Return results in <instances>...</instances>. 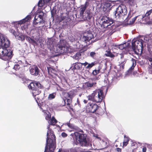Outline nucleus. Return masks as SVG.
<instances>
[{
	"instance_id": "obj_17",
	"label": "nucleus",
	"mask_w": 152,
	"mask_h": 152,
	"mask_svg": "<svg viewBox=\"0 0 152 152\" xmlns=\"http://www.w3.org/2000/svg\"><path fill=\"white\" fill-rule=\"evenodd\" d=\"M147 59L149 62L148 63L149 66L148 67V72L150 74H152V58L148 57Z\"/></svg>"
},
{
	"instance_id": "obj_13",
	"label": "nucleus",
	"mask_w": 152,
	"mask_h": 152,
	"mask_svg": "<svg viewBox=\"0 0 152 152\" xmlns=\"http://www.w3.org/2000/svg\"><path fill=\"white\" fill-rule=\"evenodd\" d=\"M57 49L58 50V52L57 50V53H59L60 54H63L65 53H68L69 52V48L66 46H62L61 45L58 46Z\"/></svg>"
},
{
	"instance_id": "obj_40",
	"label": "nucleus",
	"mask_w": 152,
	"mask_h": 152,
	"mask_svg": "<svg viewBox=\"0 0 152 152\" xmlns=\"http://www.w3.org/2000/svg\"><path fill=\"white\" fill-rule=\"evenodd\" d=\"M137 17V16H136L132 18V20H130L129 23V24L130 25L133 24L135 22V20H136Z\"/></svg>"
},
{
	"instance_id": "obj_20",
	"label": "nucleus",
	"mask_w": 152,
	"mask_h": 152,
	"mask_svg": "<svg viewBox=\"0 0 152 152\" xmlns=\"http://www.w3.org/2000/svg\"><path fill=\"white\" fill-rule=\"evenodd\" d=\"M96 83L95 82H94L92 83H90L89 82H88L85 83V87L86 88H88L90 87H92L93 86H95Z\"/></svg>"
},
{
	"instance_id": "obj_59",
	"label": "nucleus",
	"mask_w": 152,
	"mask_h": 152,
	"mask_svg": "<svg viewBox=\"0 0 152 152\" xmlns=\"http://www.w3.org/2000/svg\"><path fill=\"white\" fill-rule=\"evenodd\" d=\"M48 41H49V43H48V44L50 45H51L52 42V41H51V39H49Z\"/></svg>"
},
{
	"instance_id": "obj_44",
	"label": "nucleus",
	"mask_w": 152,
	"mask_h": 152,
	"mask_svg": "<svg viewBox=\"0 0 152 152\" xmlns=\"http://www.w3.org/2000/svg\"><path fill=\"white\" fill-rule=\"evenodd\" d=\"M55 97V96L53 94H50L48 96V99H54Z\"/></svg>"
},
{
	"instance_id": "obj_34",
	"label": "nucleus",
	"mask_w": 152,
	"mask_h": 152,
	"mask_svg": "<svg viewBox=\"0 0 152 152\" xmlns=\"http://www.w3.org/2000/svg\"><path fill=\"white\" fill-rule=\"evenodd\" d=\"M96 64L95 62H92L91 64H88V65L86 67V69H90L93 66H94Z\"/></svg>"
},
{
	"instance_id": "obj_25",
	"label": "nucleus",
	"mask_w": 152,
	"mask_h": 152,
	"mask_svg": "<svg viewBox=\"0 0 152 152\" xmlns=\"http://www.w3.org/2000/svg\"><path fill=\"white\" fill-rule=\"evenodd\" d=\"M70 18L68 16H62L61 17L60 22H61L63 21V23H67L70 21Z\"/></svg>"
},
{
	"instance_id": "obj_39",
	"label": "nucleus",
	"mask_w": 152,
	"mask_h": 152,
	"mask_svg": "<svg viewBox=\"0 0 152 152\" xmlns=\"http://www.w3.org/2000/svg\"><path fill=\"white\" fill-rule=\"evenodd\" d=\"M74 93L73 91H71L67 93L68 97L72 98L74 96Z\"/></svg>"
},
{
	"instance_id": "obj_35",
	"label": "nucleus",
	"mask_w": 152,
	"mask_h": 152,
	"mask_svg": "<svg viewBox=\"0 0 152 152\" xmlns=\"http://www.w3.org/2000/svg\"><path fill=\"white\" fill-rule=\"evenodd\" d=\"M45 3L44 0H40L38 3V5L39 7H42Z\"/></svg>"
},
{
	"instance_id": "obj_45",
	"label": "nucleus",
	"mask_w": 152,
	"mask_h": 152,
	"mask_svg": "<svg viewBox=\"0 0 152 152\" xmlns=\"http://www.w3.org/2000/svg\"><path fill=\"white\" fill-rule=\"evenodd\" d=\"M30 41L29 42L30 43H36L38 42V40L37 39H33L31 38V39L30 40Z\"/></svg>"
},
{
	"instance_id": "obj_32",
	"label": "nucleus",
	"mask_w": 152,
	"mask_h": 152,
	"mask_svg": "<svg viewBox=\"0 0 152 152\" xmlns=\"http://www.w3.org/2000/svg\"><path fill=\"white\" fill-rule=\"evenodd\" d=\"M26 36L22 34H19L16 37L17 39L21 41L24 40Z\"/></svg>"
},
{
	"instance_id": "obj_33",
	"label": "nucleus",
	"mask_w": 152,
	"mask_h": 152,
	"mask_svg": "<svg viewBox=\"0 0 152 152\" xmlns=\"http://www.w3.org/2000/svg\"><path fill=\"white\" fill-rule=\"evenodd\" d=\"M66 41L64 39H61L60 40L59 44L58 46L61 45L62 46H66Z\"/></svg>"
},
{
	"instance_id": "obj_38",
	"label": "nucleus",
	"mask_w": 152,
	"mask_h": 152,
	"mask_svg": "<svg viewBox=\"0 0 152 152\" xmlns=\"http://www.w3.org/2000/svg\"><path fill=\"white\" fill-rule=\"evenodd\" d=\"M100 69H99L98 70H94L93 71L92 74L94 75H96L100 73Z\"/></svg>"
},
{
	"instance_id": "obj_53",
	"label": "nucleus",
	"mask_w": 152,
	"mask_h": 152,
	"mask_svg": "<svg viewBox=\"0 0 152 152\" xmlns=\"http://www.w3.org/2000/svg\"><path fill=\"white\" fill-rule=\"evenodd\" d=\"M61 136L64 137H65L67 136V134L65 132H63L61 133Z\"/></svg>"
},
{
	"instance_id": "obj_50",
	"label": "nucleus",
	"mask_w": 152,
	"mask_h": 152,
	"mask_svg": "<svg viewBox=\"0 0 152 152\" xmlns=\"http://www.w3.org/2000/svg\"><path fill=\"white\" fill-rule=\"evenodd\" d=\"M69 39L70 41L72 42H73L74 41H75V38L72 36H69Z\"/></svg>"
},
{
	"instance_id": "obj_24",
	"label": "nucleus",
	"mask_w": 152,
	"mask_h": 152,
	"mask_svg": "<svg viewBox=\"0 0 152 152\" xmlns=\"http://www.w3.org/2000/svg\"><path fill=\"white\" fill-rule=\"evenodd\" d=\"M75 64L73 68V70H80L81 69L82 67V64L80 62H77L75 63Z\"/></svg>"
},
{
	"instance_id": "obj_21",
	"label": "nucleus",
	"mask_w": 152,
	"mask_h": 152,
	"mask_svg": "<svg viewBox=\"0 0 152 152\" xmlns=\"http://www.w3.org/2000/svg\"><path fill=\"white\" fill-rule=\"evenodd\" d=\"M42 20H39L38 19V18H36V16H35L33 23V27H36V26L39 23V24H40L41 23H42Z\"/></svg>"
},
{
	"instance_id": "obj_49",
	"label": "nucleus",
	"mask_w": 152,
	"mask_h": 152,
	"mask_svg": "<svg viewBox=\"0 0 152 152\" xmlns=\"http://www.w3.org/2000/svg\"><path fill=\"white\" fill-rule=\"evenodd\" d=\"M132 66H135L136 65V60L134 59L133 58H132Z\"/></svg>"
},
{
	"instance_id": "obj_29",
	"label": "nucleus",
	"mask_w": 152,
	"mask_h": 152,
	"mask_svg": "<svg viewBox=\"0 0 152 152\" xmlns=\"http://www.w3.org/2000/svg\"><path fill=\"white\" fill-rule=\"evenodd\" d=\"M67 107H69L70 109L73 110V108L71 104L72 102V98H70L69 99H67Z\"/></svg>"
},
{
	"instance_id": "obj_7",
	"label": "nucleus",
	"mask_w": 152,
	"mask_h": 152,
	"mask_svg": "<svg viewBox=\"0 0 152 152\" xmlns=\"http://www.w3.org/2000/svg\"><path fill=\"white\" fill-rule=\"evenodd\" d=\"M112 25H110L107 27H106L105 31H108L107 33L109 35H111L116 31V29L120 26V24L118 21H114L113 24Z\"/></svg>"
},
{
	"instance_id": "obj_37",
	"label": "nucleus",
	"mask_w": 152,
	"mask_h": 152,
	"mask_svg": "<svg viewBox=\"0 0 152 152\" xmlns=\"http://www.w3.org/2000/svg\"><path fill=\"white\" fill-rule=\"evenodd\" d=\"M46 115L45 116V119L49 122V120L51 118V115L49 112H48V113H46Z\"/></svg>"
},
{
	"instance_id": "obj_26",
	"label": "nucleus",
	"mask_w": 152,
	"mask_h": 152,
	"mask_svg": "<svg viewBox=\"0 0 152 152\" xmlns=\"http://www.w3.org/2000/svg\"><path fill=\"white\" fill-rule=\"evenodd\" d=\"M126 62V60H125L118 65L119 66V69L118 70L119 71H123L124 68V64Z\"/></svg>"
},
{
	"instance_id": "obj_64",
	"label": "nucleus",
	"mask_w": 152,
	"mask_h": 152,
	"mask_svg": "<svg viewBox=\"0 0 152 152\" xmlns=\"http://www.w3.org/2000/svg\"><path fill=\"white\" fill-rule=\"evenodd\" d=\"M62 151V150L61 149H59V150L58 151V152H61V151Z\"/></svg>"
},
{
	"instance_id": "obj_14",
	"label": "nucleus",
	"mask_w": 152,
	"mask_h": 152,
	"mask_svg": "<svg viewBox=\"0 0 152 152\" xmlns=\"http://www.w3.org/2000/svg\"><path fill=\"white\" fill-rule=\"evenodd\" d=\"M88 5L89 3L87 1H86L84 5H82L80 9V17H83V15L84 13V12L87 7L88 6Z\"/></svg>"
},
{
	"instance_id": "obj_27",
	"label": "nucleus",
	"mask_w": 152,
	"mask_h": 152,
	"mask_svg": "<svg viewBox=\"0 0 152 152\" xmlns=\"http://www.w3.org/2000/svg\"><path fill=\"white\" fill-rule=\"evenodd\" d=\"M94 97V91L91 94L87 96V98L88 100L91 101L93 102H95V98Z\"/></svg>"
},
{
	"instance_id": "obj_18",
	"label": "nucleus",
	"mask_w": 152,
	"mask_h": 152,
	"mask_svg": "<svg viewBox=\"0 0 152 152\" xmlns=\"http://www.w3.org/2000/svg\"><path fill=\"white\" fill-rule=\"evenodd\" d=\"M47 69L48 74L51 77H53L54 75H56V70L50 67H47Z\"/></svg>"
},
{
	"instance_id": "obj_55",
	"label": "nucleus",
	"mask_w": 152,
	"mask_h": 152,
	"mask_svg": "<svg viewBox=\"0 0 152 152\" xmlns=\"http://www.w3.org/2000/svg\"><path fill=\"white\" fill-rule=\"evenodd\" d=\"M147 148L146 147H144L142 149V152H146Z\"/></svg>"
},
{
	"instance_id": "obj_28",
	"label": "nucleus",
	"mask_w": 152,
	"mask_h": 152,
	"mask_svg": "<svg viewBox=\"0 0 152 152\" xmlns=\"http://www.w3.org/2000/svg\"><path fill=\"white\" fill-rule=\"evenodd\" d=\"M124 139L123 142V146H126L128 144L129 140V138L128 137H126V135L124 136Z\"/></svg>"
},
{
	"instance_id": "obj_3",
	"label": "nucleus",
	"mask_w": 152,
	"mask_h": 152,
	"mask_svg": "<svg viewBox=\"0 0 152 152\" xmlns=\"http://www.w3.org/2000/svg\"><path fill=\"white\" fill-rule=\"evenodd\" d=\"M145 42L141 39H139L135 41H132V51L137 55H140L142 53L143 45Z\"/></svg>"
},
{
	"instance_id": "obj_10",
	"label": "nucleus",
	"mask_w": 152,
	"mask_h": 152,
	"mask_svg": "<svg viewBox=\"0 0 152 152\" xmlns=\"http://www.w3.org/2000/svg\"><path fill=\"white\" fill-rule=\"evenodd\" d=\"M10 44L9 40L2 34H0V45L4 48H7L9 47Z\"/></svg>"
},
{
	"instance_id": "obj_47",
	"label": "nucleus",
	"mask_w": 152,
	"mask_h": 152,
	"mask_svg": "<svg viewBox=\"0 0 152 152\" xmlns=\"http://www.w3.org/2000/svg\"><path fill=\"white\" fill-rule=\"evenodd\" d=\"M131 49V46L130 45H128L125 46V48L124 49L126 50L127 51H129L130 50V49Z\"/></svg>"
},
{
	"instance_id": "obj_16",
	"label": "nucleus",
	"mask_w": 152,
	"mask_h": 152,
	"mask_svg": "<svg viewBox=\"0 0 152 152\" xmlns=\"http://www.w3.org/2000/svg\"><path fill=\"white\" fill-rule=\"evenodd\" d=\"M30 72L32 75L36 76L39 74V69L37 66H35L34 68H31Z\"/></svg>"
},
{
	"instance_id": "obj_15",
	"label": "nucleus",
	"mask_w": 152,
	"mask_h": 152,
	"mask_svg": "<svg viewBox=\"0 0 152 152\" xmlns=\"http://www.w3.org/2000/svg\"><path fill=\"white\" fill-rule=\"evenodd\" d=\"M113 3H112L111 1L105 2L103 7L104 10L106 11L110 10L111 7L113 6ZM114 6V5H113V6Z\"/></svg>"
},
{
	"instance_id": "obj_61",
	"label": "nucleus",
	"mask_w": 152,
	"mask_h": 152,
	"mask_svg": "<svg viewBox=\"0 0 152 152\" xmlns=\"http://www.w3.org/2000/svg\"><path fill=\"white\" fill-rule=\"evenodd\" d=\"M83 102L85 104H86L88 102V100L84 99V100Z\"/></svg>"
},
{
	"instance_id": "obj_46",
	"label": "nucleus",
	"mask_w": 152,
	"mask_h": 152,
	"mask_svg": "<svg viewBox=\"0 0 152 152\" xmlns=\"http://www.w3.org/2000/svg\"><path fill=\"white\" fill-rule=\"evenodd\" d=\"M152 12V9L148 11L145 13V16H148Z\"/></svg>"
},
{
	"instance_id": "obj_42",
	"label": "nucleus",
	"mask_w": 152,
	"mask_h": 152,
	"mask_svg": "<svg viewBox=\"0 0 152 152\" xmlns=\"http://www.w3.org/2000/svg\"><path fill=\"white\" fill-rule=\"evenodd\" d=\"M96 53L94 52H91L90 54V56L92 58H94L96 56Z\"/></svg>"
},
{
	"instance_id": "obj_36",
	"label": "nucleus",
	"mask_w": 152,
	"mask_h": 152,
	"mask_svg": "<svg viewBox=\"0 0 152 152\" xmlns=\"http://www.w3.org/2000/svg\"><path fill=\"white\" fill-rule=\"evenodd\" d=\"M68 126L71 129H74L75 130H78V128L72 125V124L70 123H68L67 124Z\"/></svg>"
},
{
	"instance_id": "obj_58",
	"label": "nucleus",
	"mask_w": 152,
	"mask_h": 152,
	"mask_svg": "<svg viewBox=\"0 0 152 152\" xmlns=\"http://www.w3.org/2000/svg\"><path fill=\"white\" fill-rule=\"evenodd\" d=\"M116 150L118 152H121V149L119 148H116Z\"/></svg>"
},
{
	"instance_id": "obj_56",
	"label": "nucleus",
	"mask_w": 152,
	"mask_h": 152,
	"mask_svg": "<svg viewBox=\"0 0 152 152\" xmlns=\"http://www.w3.org/2000/svg\"><path fill=\"white\" fill-rule=\"evenodd\" d=\"M81 64H82V66L83 65L85 66H86L87 65H88V63L87 62H85L84 63H81Z\"/></svg>"
},
{
	"instance_id": "obj_4",
	"label": "nucleus",
	"mask_w": 152,
	"mask_h": 152,
	"mask_svg": "<svg viewBox=\"0 0 152 152\" xmlns=\"http://www.w3.org/2000/svg\"><path fill=\"white\" fill-rule=\"evenodd\" d=\"M28 87L31 90L32 94L34 97L40 94L42 90L44 88L43 86L40 83L35 81L31 82Z\"/></svg>"
},
{
	"instance_id": "obj_23",
	"label": "nucleus",
	"mask_w": 152,
	"mask_h": 152,
	"mask_svg": "<svg viewBox=\"0 0 152 152\" xmlns=\"http://www.w3.org/2000/svg\"><path fill=\"white\" fill-rule=\"evenodd\" d=\"M104 55L106 57H109L112 58H113L115 57V55L112 53L110 50L106 51Z\"/></svg>"
},
{
	"instance_id": "obj_54",
	"label": "nucleus",
	"mask_w": 152,
	"mask_h": 152,
	"mask_svg": "<svg viewBox=\"0 0 152 152\" xmlns=\"http://www.w3.org/2000/svg\"><path fill=\"white\" fill-rule=\"evenodd\" d=\"M136 143L135 142H133L132 143L131 146V148H133V147L134 146L135 147V148L136 147L135 145H136Z\"/></svg>"
},
{
	"instance_id": "obj_57",
	"label": "nucleus",
	"mask_w": 152,
	"mask_h": 152,
	"mask_svg": "<svg viewBox=\"0 0 152 152\" xmlns=\"http://www.w3.org/2000/svg\"><path fill=\"white\" fill-rule=\"evenodd\" d=\"M26 26H25V25H23V26H21V28L22 29V30H25L26 28Z\"/></svg>"
},
{
	"instance_id": "obj_63",
	"label": "nucleus",
	"mask_w": 152,
	"mask_h": 152,
	"mask_svg": "<svg viewBox=\"0 0 152 152\" xmlns=\"http://www.w3.org/2000/svg\"><path fill=\"white\" fill-rule=\"evenodd\" d=\"M51 13L52 16H53L54 15V13H53L52 11H51Z\"/></svg>"
},
{
	"instance_id": "obj_19",
	"label": "nucleus",
	"mask_w": 152,
	"mask_h": 152,
	"mask_svg": "<svg viewBox=\"0 0 152 152\" xmlns=\"http://www.w3.org/2000/svg\"><path fill=\"white\" fill-rule=\"evenodd\" d=\"M31 19V16L30 15H28L25 18L18 21V23L19 24H23L26 22L28 21Z\"/></svg>"
},
{
	"instance_id": "obj_41",
	"label": "nucleus",
	"mask_w": 152,
	"mask_h": 152,
	"mask_svg": "<svg viewBox=\"0 0 152 152\" xmlns=\"http://www.w3.org/2000/svg\"><path fill=\"white\" fill-rule=\"evenodd\" d=\"M125 46H126V44L120 45L118 46V48L121 50L124 49Z\"/></svg>"
},
{
	"instance_id": "obj_30",
	"label": "nucleus",
	"mask_w": 152,
	"mask_h": 152,
	"mask_svg": "<svg viewBox=\"0 0 152 152\" xmlns=\"http://www.w3.org/2000/svg\"><path fill=\"white\" fill-rule=\"evenodd\" d=\"M85 51H82V50H81L80 51V52H77L75 56H74V58L75 59L77 60H79V57L80 56H81V53L83 52H84Z\"/></svg>"
},
{
	"instance_id": "obj_51",
	"label": "nucleus",
	"mask_w": 152,
	"mask_h": 152,
	"mask_svg": "<svg viewBox=\"0 0 152 152\" xmlns=\"http://www.w3.org/2000/svg\"><path fill=\"white\" fill-rule=\"evenodd\" d=\"M25 38L26 40H28L29 42L30 41L31 38L28 36H26Z\"/></svg>"
},
{
	"instance_id": "obj_1",
	"label": "nucleus",
	"mask_w": 152,
	"mask_h": 152,
	"mask_svg": "<svg viewBox=\"0 0 152 152\" xmlns=\"http://www.w3.org/2000/svg\"><path fill=\"white\" fill-rule=\"evenodd\" d=\"M47 133L46 145L44 152H54L56 146V137L53 131L50 129L49 126Z\"/></svg>"
},
{
	"instance_id": "obj_43",
	"label": "nucleus",
	"mask_w": 152,
	"mask_h": 152,
	"mask_svg": "<svg viewBox=\"0 0 152 152\" xmlns=\"http://www.w3.org/2000/svg\"><path fill=\"white\" fill-rule=\"evenodd\" d=\"M20 66L19 64H16L14 66L13 69L16 70H19L20 68Z\"/></svg>"
},
{
	"instance_id": "obj_22",
	"label": "nucleus",
	"mask_w": 152,
	"mask_h": 152,
	"mask_svg": "<svg viewBox=\"0 0 152 152\" xmlns=\"http://www.w3.org/2000/svg\"><path fill=\"white\" fill-rule=\"evenodd\" d=\"M58 121L53 116L49 120V125L52 126H55V124L57 123Z\"/></svg>"
},
{
	"instance_id": "obj_11",
	"label": "nucleus",
	"mask_w": 152,
	"mask_h": 152,
	"mask_svg": "<svg viewBox=\"0 0 152 152\" xmlns=\"http://www.w3.org/2000/svg\"><path fill=\"white\" fill-rule=\"evenodd\" d=\"M102 25L104 28L113 24L114 21L112 19L106 16H103L102 19Z\"/></svg>"
},
{
	"instance_id": "obj_62",
	"label": "nucleus",
	"mask_w": 152,
	"mask_h": 152,
	"mask_svg": "<svg viewBox=\"0 0 152 152\" xmlns=\"http://www.w3.org/2000/svg\"><path fill=\"white\" fill-rule=\"evenodd\" d=\"M45 1V2L46 3H48L50 2L51 0H44Z\"/></svg>"
},
{
	"instance_id": "obj_52",
	"label": "nucleus",
	"mask_w": 152,
	"mask_h": 152,
	"mask_svg": "<svg viewBox=\"0 0 152 152\" xmlns=\"http://www.w3.org/2000/svg\"><path fill=\"white\" fill-rule=\"evenodd\" d=\"M131 149H132V152H135L136 151L137 148V147H135V148H131Z\"/></svg>"
},
{
	"instance_id": "obj_12",
	"label": "nucleus",
	"mask_w": 152,
	"mask_h": 152,
	"mask_svg": "<svg viewBox=\"0 0 152 152\" xmlns=\"http://www.w3.org/2000/svg\"><path fill=\"white\" fill-rule=\"evenodd\" d=\"M94 38V36L91 31H87L83 36L82 37L81 39L83 41L86 42L89 41L92 38Z\"/></svg>"
},
{
	"instance_id": "obj_6",
	"label": "nucleus",
	"mask_w": 152,
	"mask_h": 152,
	"mask_svg": "<svg viewBox=\"0 0 152 152\" xmlns=\"http://www.w3.org/2000/svg\"><path fill=\"white\" fill-rule=\"evenodd\" d=\"M127 11L126 7L123 5H121L117 7L115 12V18L116 19L120 18L122 16L126 15Z\"/></svg>"
},
{
	"instance_id": "obj_5",
	"label": "nucleus",
	"mask_w": 152,
	"mask_h": 152,
	"mask_svg": "<svg viewBox=\"0 0 152 152\" xmlns=\"http://www.w3.org/2000/svg\"><path fill=\"white\" fill-rule=\"evenodd\" d=\"M13 55V51L10 49L0 48V58L6 61L9 60Z\"/></svg>"
},
{
	"instance_id": "obj_48",
	"label": "nucleus",
	"mask_w": 152,
	"mask_h": 152,
	"mask_svg": "<svg viewBox=\"0 0 152 152\" xmlns=\"http://www.w3.org/2000/svg\"><path fill=\"white\" fill-rule=\"evenodd\" d=\"M38 19L39 18L40 20H42V23H44V22H45V20H44L43 18V16L42 15H39L38 16Z\"/></svg>"
},
{
	"instance_id": "obj_2",
	"label": "nucleus",
	"mask_w": 152,
	"mask_h": 152,
	"mask_svg": "<svg viewBox=\"0 0 152 152\" xmlns=\"http://www.w3.org/2000/svg\"><path fill=\"white\" fill-rule=\"evenodd\" d=\"M74 138L75 140V144L77 145L80 144L81 146H85L88 144L87 140V136L86 134L79 133L78 132L74 133Z\"/></svg>"
},
{
	"instance_id": "obj_8",
	"label": "nucleus",
	"mask_w": 152,
	"mask_h": 152,
	"mask_svg": "<svg viewBox=\"0 0 152 152\" xmlns=\"http://www.w3.org/2000/svg\"><path fill=\"white\" fill-rule=\"evenodd\" d=\"M95 102H100L104 98L103 91L100 89H96L94 91Z\"/></svg>"
},
{
	"instance_id": "obj_60",
	"label": "nucleus",
	"mask_w": 152,
	"mask_h": 152,
	"mask_svg": "<svg viewBox=\"0 0 152 152\" xmlns=\"http://www.w3.org/2000/svg\"><path fill=\"white\" fill-rule=\"evenodd\" d=\"M77 102L78 104L79 105L80 107V106H81V104H80V102H79V100L78 99H77Z\"/></svg>"
},
{
	"instance_id": "obj_31",
	"label": "nucleus",
	"mask_w": 152,
	"mask_h": 152,
	"mask_svg": "<svg viewBox=\"0 0 152 152\" xmlns=\"http://www.w3.org/2000/svg\"><path fill=\"white\" fill-rule=\"evenodd\" d=\"M86 15H86V16L85 17L86 18V20L90 21L92 18H93V20H94V18H93L91 14L90 13L87 12Z\"/></svg>"
},
{
	"instance_id": "obj_9",
	"label": "nucleus",
	"mask_w": 152,
	"mask_h": 152,
	"mask_svg": "<svg viewBox=\"0 0 152 152\" xmlns=\"http://www.w3.org/2000/svg\"><path fill=\"white\" fill-rule=\"evenodd\" d=\"M99 107L96 103L89 102L86 106V111L87 113H94L96 112Z\"/></svg>"
}]
</instances>
